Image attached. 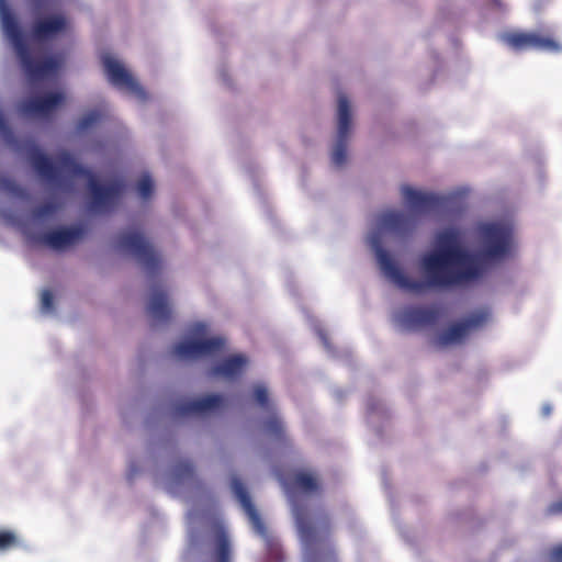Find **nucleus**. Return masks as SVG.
Returning <instances> with one entry per match:
<instances>
[{
	"instance_id": "f257e3e1",
	"label": "nucleus",
	"mask_w": 562,
	"mask_h": 562,
	"mask_svg": "<svg viewBox=\"0 0 562 562\" xmlns=\"http://www.w3.org/2000/svg\"><path fill=\"white\" fill-rule=\"evenodd\" d=\"M477 254L465 248V233L449 226L435 236L434 250L423 256L420 269L431 284L448 288L481 278L492 266L516 255L513 224L508 221L480 222Z\"/></svg>"
},
{
	"instance_id": "f03ea898",
	"label": "nucleus",
	"mask_w": 562,
	"mask_h": 562,
	"mask_svg": "<svg viewBox=\"0 0 562 562\" xmlns=\"http://www.w3.org/2000/svg\"><path fill=\"white\" fill-rule=\"evenodd\" d=\"M401 192L407 211H389L381 214L374 231L368 236V243L375 255L380 270L389 281L407 292L424 293L428 289L437 286L431 284L425 274L424 281H409L382 247V240L391 234L398 237L412 234L419 223V217L435 211L441 203V199L434 193L408 186L402 187Z\"/></svg>"
},
{
	"instance_id": "7ed1b4c3",
	"label": "nucleus",
	"mask_w": 562,
	"mask_h": 562,
	"mask_svg": "<svg viewBox=\"0 0 562 562\" xmlns=\"http://www.w3.org/2000/svg\"><path fill=\"white\" fill-rule=\"evenodd\" d=\"M291 503L297 538L301 546L302 562H323L333 555L329 543L328 517L323 512L312 513L303 506L304 497L314 495L319 490L317 475L312 471H301L294 476V486L283 484Z\"/></svg>"
},
{
	"instance_id": "20e7f679",
	"label": "nucleus",
	"mask_w": 562,
	"mask_h": 562,
	"mask_svg": "<svg viewBox=\"0 0 562 562\" xmlns=\"http://www.w3.org/2000/svg\"><path fill=\"white\" fill-rule=\"evenodd\" d=\"M187 532L186 560L193 559L203 548L213 546L211 562H232V543L220 517L206 510L190 509L187 513Z\"/></svg>"
},
{
	"instance_id": "39448f33",
	"label": "nucleus",
	"mask_w": 562,
	"mask_h": 562,
	"mask_svg": "<svg viewBox=\"0 0 562 562\" xmlns=\"http://www.w3.org/2000/svg\"><path fill=\"white\" fill-rule=\"evenodd\" d=\"M0 22L5 36L13 46L24 74L31 82H38L56 75L59 61L53 56L40 59L32 56L15 14L7 0H0Z\"/></svg>"
},
{
	"instance_id": "423d86ee",
	"label": "nucleus",
	"mask_w": 562,
	"mask_h": 562,
	"mask_svg": "<svg viewBox=\"0 0 562 562\" xmlns=\"http://www.w3.org/2000/svg\"><path fill=\"white\" fill-rule=\"evenodd\" d=\"M210 323L196 321L189 324L180 340L170 348V356L177 361L192 362L214 356L226 348L223 335L210 336Z\"/></svg>"
},
{
	"instance_id": "0eeeda50",
	"label": "nucleus",
	"mask_w": 562,
	"mask_h": 562,
	"mask_svg": "<svg viewBox=\"0 0 562 562\" xmlns=\"http://www.w3.org/2000/svg\"><path fill=\"white\" fill-rule=\"evenodd\" d=\"M26 158L36 171V176H97L79 165L72 155L61 150L49 157L34 143L25 146Z\"/></svg>"
},
{
	"instance_id": "6e6552de",
	"label": "nucleus",
	"mask_w": 562,
	"mask_h": 562,
	"mask_svg": "<svg viewBox=\"0 0 562 562\" xmlns=\"http://www.w3.org/2000/svg\"><path fill=\"white\" fill-rule=\"evenodd\" d=\"M114 250L123 256L133 258L149 276L160 267L161 256L139 229L121 233L114 244Z\"/></svg>"
},
{
	"instance_id": "1a4fd4ad",
	"label": "nucleus",
	"mask_w": 562,
	"mask_h": 562,
	"mask_svg": "<svg viewBox=\"0 0 562 562\" xmlns=\"http://www.w3.org/2000/svg\"><path fill=\"white\" fill-rule=\"evenodd\" d=\"M87 187L91 192L88 209L93 213L112 211L123 194L122 178H87Z\"/></svg>"
},
{
	"instance_id": "9d476101",
	"label": "nucleus",
	"mask_w": 562,
	"mask_h": 562,
	"mask_svg": "<svg viewBox=\"0 0 562 562\" xmlns=\"http://www.w3.org/2000/svg\"><path fill=\"white\" fill-rule=\"evenodd\" d=\"M503 42L516 52L537 49L549 53H560L562 45L551 34L537 32H507L502 35Z\"/></svg>"
},
{
	"instance_id": "9b49d317",
	"label": "nucleus",
	"mask_w": 562,
	"mask_h": 562,
	"mask_svg": "<svg viewBox=\"0 0 562 562\" xmlns=\"http://www.w3.org/2000/svg\"><path fill=\"white\" fill-rule=\"evenodd\" d=\"M492 318L491 310L481 307L468 315L463 321L451 325L437 338V345L441 348L460 344L470 331L475 330Z\"/></svg>"
},
{
	"instance_id": "f8f14e48",
	"label": "nucleus",
	"mask_w": 562,
	"mask_h": 562,
	"mask_svg": "<svg viewBox=\"0 0 562 562\" xmlns=\"http://www.w3.org/2000/svg\"><path fill=\"white\" fill-rule=\"evenodd\" d=\"M70 30V21L64 13L36 16L29 30L30 37L37 43H46L66 34Z\"/></svg>"
},
{
	"instance_id": "ddd939ff",
	"label": "nucleus",
	"mask_w": 562,
	"mask_h": 562,
	"mask_svg": "<svg viewBox=\"0 0 562 562\" xmlns=\"http://www.w3.org/2000/svg\"><path fill=\"white\" fill-rule=\"evenodd\" d=\"M61 205L63 203L59 198L53 196L47 202L36 207L25 220H15L7 212H0V216L5 223L16 225L26 237H31L32 229L53 218L61 209Z\"/></svg>"
},
{
	"instance_id": "4468645a",
	"label": "nucleus",
	"mask_w": 562,
	"mask_h": 562,
	"mask_svg": "<svg viewBox=\"0 0 562 562\" xmlns=\"http://www.w3.org/2000/svg\"><path fill=\"white\" fill-rule=\"evenodd\" d=\"M441 315V308L432 305L425 308L406 307L393 313L392 322L400 330H413L434 324Z\"/></svg>"
},
{
	"instance_id": "2eb2a0df",
	"label": "nucleus",
	"mask_w": 562,
	"mask_h": 562,
	"mask_svg": "<svg viewBox=\"0 0 562 562\" xmlns=\"http://www.w3.org/2000/svg\"><path fill=\"white\" fill-rule=\"evenodd\" d=\"M224 406V395L221 393H209L178 403L173 408V415L175 417L204 416L215 413Z\"/></svg>"
},
{
	"instance_id": "dca6fc26",
	"label": "nucleus",
	"mask_w": 562,
	"mask_h": 562,
	"mask_svg": "<svg viewBox=\"0 0 562 562\" xmlns=\"http://www.w3.org/2000/svg\"><path fill=\"white\" fill-rule=\"evenodd\" d=\"M338 132L337 139L331 153V161L336 166H341L347 159V143L351 128L350 103L345 95L338 98Z\"/></svg>"
},
{
	"instance_id": "f3484780",
	"label": "nucleus",
	"mask_w": 562,
	"mask_h": 562,
	"mask_svg": "<svg viewBox=\"0 0 562 562\" xmlns=\"http://www.w3.org/2000/svg\"><path fill=\"white\" fill-rule=\"evenodd\" d=\"M65 101L63 92H48L25 99L20 111L29 117L48 119Z\"/></svg>"
},
{
	"instance_id": "a211bd4d",
	"label": "nucleus",
	"mask_w": 562,
	"mask_h": 562,
	"mask_svg": "<svg viewBox=\"0 0 562 562\" xmlns=\"http://www.w3.org/2000/svg\"><path fill=\"white\" fill-rule=\"evenodd\" d=\"M102 65L111 85L119 89H126L140 99H145L146 93L144 89L116 59L110 55H104L102 56Z\"/></svg>"
},
{
	"instance_id": "6ab92c4d",
	"label": "nucleus",
	"mask_w": 562,
	"mask_h": 562,
	"mask_svg": "<svg viewBox=\"0 0 562 562\" xmlns=\"http://www.w3.org/2000/svg\"><path fill=\"white\" fill-rule=\"evenodd\" d=\"M232 491L240 504L241 508L244 509L245 514L247 515L252 529L256 531V533L263 540L268 541V529L265 525V521L258 512L257 507L252 503V499L244 485V483L240 481L239 477L233 476L232 483H231Z\"/></svg>"
},
{
	"instance_id": "aec40b11",
	"label": "nucleus",
	"mask_w": 562,
	"mask_h": 562,
	"mask_svg": "<svg viewBox=\"0 0 562 562\" xmlns=\"http://www.w3.org/2000/svg\"><path fill=\"white\" fill-rule=\"evenodd\" d=\"M146 312L154 325L168 323L173 315L168 291L158 284L150 286Z\"/></svg>"
},
{
	"instance_id": "412c9836",
	"label": "nucleus",
	"mask_w": 562,
	"mask_h": 562,
	"mask_svg": "<svg viewBox=\"0 0 562 562\" xmlns=\"http://www.w3.org/2000/svg\"><path fill=\"white\" fill-rule=\"evenodd\" d=\"M249 364V358L245 353H234L206 371L209 379H222L225 382H234L238 380L246 371Z\"/></svg>"
},
{
	"instance_id": "4be33fe9",
	"label": "nucleus",
	"mask_w": 562,
	"mask_h": 562,
	"mask_svg": "<svg viewBox=\"0 0 562 562\" xmlns=\"http://www.w3.org/2000/svg\"><path fill=\"white\" fill-rule=\"evenodd\" d=\"M87 233L82 225L56 228L42 237V241L49 248L63 251L79 243Z\"/></svg>"
},
{
	"instance_id": "5701e85b",
	"label": "nucleus",
	"mask_w": 562,
	"mask_h": 562,
	"mask_svg": "<svg viewBox=\"0 0 562 562\" xmlns=\"http://www.w3.org/2000/svg\"><path fill=\"white\" fill-rule=\"evenodd\" d=\"M194 467L189 461H179L173 464L161 477L162 487L170 494H177L178 490L187 486L193 480Z\"/></svg>"
},
{
	"instance_id": "b1692460",
	"label": "nucleus",
	"mask_w": 562,
	"mask_h": 562,
	"mask_svg": "<svg viewBox=\"0 0 562 562\" xmlns=\"http://www.w3.org/2000/svg\"><path fill=\"white\" fill-rule=\"evenodd\" d=\"M155 189L154 178H139L135 186L136 198L142 203H146L154 196Z\"/></svg>"
},
{
	"instance_id": "393cba45",
	"label": "nucleus",
	"mask_w": 562,
	"mask_h": 562,
	"mask_svg": "<svg viewBox=\"0 0 562 562\" xmlns=\"http://www.w3.org/2000/svg\"><path fill=\"white\" fill-rule=\"evenodd\" d=\"M263 432L269 439H281L284 437V425L277 414H272L265 423Z\"/></svg>"
},
{
	"instance_id": "a878e982",
	"label": "nucleus",
	"mask_w": 562,
	"mask_h": 562,
	"mask_svg": "<svg viewBox=\"0 0 562 562\" xmlns=\"http://www.w3.org/2000/svg\"><path fill=\"white\" fill-rule=\"evenodd\" d=\"M0 195L7 199L24 198L25 191L14 183V178H0Z\"/></svg>"
},
{
	"instance_id": "bb28decb",
	"label": "nucleus",
	"mask_w": 562,
	"mask_h": 562,
	"mask_svg": "<svg viewBox=\"0 0 562 562\" xmlns=\"http://www.w3.org/2000/svg\"><path fill=\"white\" fill-rule=\"evenodd\" d=\"M20 544V539L13 530H0V552L8 551Z\"/></svg>"
},
{
	"instance_id": "cd10ccee",
	"label": "nucleus",
	"mask_w": 562,
	"mask_h": 562,
	"mask_svg": "<svg viewBox=\"0 0 562 562\" xmlns=\"http://www.w3.org/2000/svg\"><path fill=\"white\" fill-rule=\"evenodd\" d=\"M254 398L256 403L262 408H269V390L268 386L258 382L252 387Z\"/></svg>"
},
{
	"instance_id": "c85d7f7f",
	"label": "nucleus",
	"mask_w": 562,
	"mask_h": 562,
	"mask_svg": "<svg viewBox=\"0 0 562 562\" xmlns=\"http://www.w3.org/2000/svg\"><path fill=\"white\" fill-rule=\"evenodd\" d=\"M100 119L101 113L99 111H90L79 119L76 128L78 132H86L87 130L92 127L97 122H99Z\"/></svg>"
},
{
	"instance_id": "c756f323",
	"label": "nucleus",
	"mask_w": 562,
	"mask_h": 562,
	"mask_svg": "<svg viewBox=\"0 0 562 562\" xmlns=\"http://www.w3.org/2000/svg\"><path fill=\"white\" fill-rule=\"evenodd\" d=\"M40 312L47 316L55 314L54 297L49 290L45 289L41 292Z\"/></svg>"
},
{
	"instance_id": "7c9ffc66",
	"label": "nucleus",
	"mask_w": 562,
	"mask_h": 562,
	"mask_svg": "<svg viewBox=\"0 0 562 562\" xmlns=\"http://www.w3.org/2000/svg\"><path fill=\"white\" fill-rule=\"evenodd\" d=\"M46 180V187L49 189H56V188H63L68 186L69 180H72L74 178H44Z\"/></svg>"
},
{
	"instance_id": "2f4dec72",
	"label": "nucleus",
	"mask_w": 562,
	"mask_h": 562,
	"mask_svg": "<svg viewBox=\"0 0 562 562\" xmlns=\"http://www.w3.org/2000/svg\"><path fill=\"white\" fill-rule=\"evenodd\" d=\"M547 510L551 515L562 514V498L550 504Z\"/></svg>"
},
{
	"instance_id": "473e14b6",
	"label": "nucleus",
	"mask_w": 562,
	"mask_h": 562,
	"mask_svg": "<svg viewBox=\"0 0 562 562\" xmlns=\"http://www.w3.org/2000/svg\"><path fill=\"white\" fill-rule=\"evenodd\" d=\"M551 561L552 562H562V543L552 550Z\"/></svg>"
},
{
	"instance_id": "72a5a7b5",
	"label": "nucleus",
	"mask_w": 562,
	"mask_h": 562,
	"mask_svg": "<svg viewBox=\"0 0 562 562\" xmlns=\"http://www.w3.org/2000/svg\"><path fill=\"white\" fill-rule=\"evenodd\" d=\"M137 473H138L137 468L134 464H131L128 467V471H127V479L130 481H132L137 475Z\"/></svg>"
},
{
	"instance_id": "f704fd0d",
	"label": "nucleus",
	"mask_w": 562,
	"mask_h": 562,
	"mask_svg": "<svg viewBox=\"0 0 562 562\" xmlns=\"http://www.w3.org/2000/svg\"><path fill=\"white\" fill-rule=\"evenodd\" d=\"M551 412H552V406L549 403H544L541 407V415L543 417H547L551 414Z\"/></svg>"
},
{
	"instance_id": "c9c22d12",
	"label": "nucleus",
	"mask_w": 562,
	"mask_h": 562,
	"mask_svg": "<svg viewBox=\"0 0 562 562\" xmlns=\"http://www.w3.org/2000/svg\"><path fill=\"white\" fill-rule=\"evenodd\" d=\"M318 336H319V339L322 340L325 349L329 350L328 340H327L325 334L323 333V330H318Z\"/></svg>"
},
{
	"instance_id": "e433bc0d",
	"label": "nucleus",
	"mask_w": 562,
	"mask_h": 562,
	"mask_svg": "<svg viewBox=\"0 0 562 562\" xmlns=\"http://www.w3.org/2000/svg\"><path fill=\"white\" fill-rule=\"evenodd\" d=\"M40 8H41V0H32V9H33L34 14L37 13Z\"/></svg>"
},
{
	"instance_id": "4c0bfd02",
	"label": "nucleus",
	"mask_w": 562,
	"mask_h": 562,
	"mask_svg": "<svg viewBox=\"0 0 562 562\" xmlns=\"http://www.w3.org/2000/svg\"><path fill=\"white\" fill-rule=\"evenodd\" d=\"M493 2H494V4H495L496 7H499V8L502 7V3H501V1H499V0H493Z\"/></svg>"
},
{
	"instance_id": "58836bf2",
	"label": "nucleus",
	"mask_w": 562,
	"mask_h": 562,
	"mask_svg": "<svg viewBox=\"0 0 562 562\" xmlns=\"http://www.w3.org/2000/svg\"><path fill=\"white\" fill-rule=\"evenodd\" d=\"M140 176L146 177L149 176L147 172H143Z\"/></svg>"
}]
</instances>
